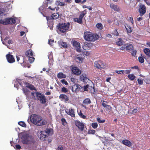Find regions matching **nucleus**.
Segmentation results:
<instances>
[{
    "label": "nucleus",
    "instance_id": "obj_25",
    "mask_svg": "<svg viewBox=\"0 0 150 150\" xmlns=\"http://www.w3.org/2000/svg\"><path fill=\"white\" fill-rule=\"evenodd\" d=\"M125 27L126 28L127 33H130L132 32V27L129 25L126 24V25L125 26Z\"/></svg>",
    "mask_w": 150,
    "mask_h": 150
},
{
    "label": "nucleus",
    "instance_id": "obj_17",
    "mask_svg": "<svg viewBox=\"0 0 150 150\" xmlns=\"http://www.w3.org/2000/svg\"><path fill=\"white\" fill-rule=\"evenodd\" d=\"M122 143L129 147H131L132 146V143L131 142L127 139H124L122 140Z\"/></svg>",
    "mask_w": 150,
    "mask_h": 150
},
{
    "label": "nucleus",
    "instance_id": "obj_30",
    "mask_svg": "<svg viewBox=\"0 0 150 150\" xmlns=\"http://www.w3.org/2000/svg\"><path fill=\"white\" fill-rule=\"evenodd\" d=\"M87 11L86 9L81 12V13L79 16V18L83 20V18L84 16L86 14Z\"/></svg>",
    "mask_w": 150,
    "mask_h": 150
},
{
    "label": "nucleus",
    "instance_id": "obj_19",
    "mask_svg": "<svg viewBox=\"0 0 150 150\" xmlns=\"http://www.w3.org/2000/svg\"><path fill=\"white\" fill-rule=\"evenodd\" d=\"M125 48L127 51H131L134 48L132 45L130 43H127L125 44Z\"/></svg>",
    "mask_w": 150,
    "mask_h": 150
},
{
    "label": "nucleus",
    "instance_id": "obj_26",
    "mask_svg": "<svg viewBox=\"0 0 150 150\" xmlns=\"http://www.w3.org/2000/svg\"><path fill=\"white\" fill-rule=\"evenodd\" d=\"M144 53L149 57H150V50L147 48H145L144 49Z\"/></svg>",
    "mask_w": 150,
    "mask_h": 150
},
{
    "label": "nucleus",
    "instance_id": "obj_51",
    "mask_svg": "<svg viewBox=\"0 0 150 150\" xmlns=\"http://www.w3.org/2000/svg\"><path fill=\"white\" fill-rule=\"evenodd\" d=\"M95 130L93 129H90L88 132V133L89 134H94L95 132Z\"/></svg>",
    "mask_w": 150,
    "mask_h": 150
},
{
    "label": "nucleus",
    "instance_id": "obj_22",
    "mask_svg": "<svg viewBox=\"0 0 150 150\" xmlns=\"http://www.w3.org/2000/svg\"><path fill=\"white\" fill-rule=\"evenodd\" d=\"M47 137V134H46L45 132L41 131L40 132V138L41 140H42Z\"/></svg>",
    "mask_w": 150,
    "mask_h": 150
},
{
    "label": "nucleus",
    "instance_id": "obj_59",
    "mask_svg": "<svg viewBox=\"0 0 150 150\" xmlns=\"http://www.w3.org/2000/svg\"><path fill=\"white\" fill-rule=\"evenodd\" d=\"M57 150H63V147L62 146H59L57 149Z\"/></svg>",
    "mask_w": 150,
    "mask_h": 150
},
{
    "label": "nucleus",
    "instance_id": "obj_8",
    "mask_svg": "<svg viewBox=\"0 0 150 150\" xmlns=\"http://www.w3.org/2000/svg\"><path fill=\"white\" fill-rule=\"evenodd\" d=\"M71 87L72 91L74 92H76L81 91V89L82 88V86L79 84H74ZM70 88H71V86H70Z\"/></svg>",
    "mask_w": 150,
    "mask_h": 150
},
{
    "label": "nucleus",
    "instance_id": "obj_37",
    "mask_svg": "<svg viewBox=\"0 0 150 150\" xmlns=\"http://www.w3.org/2000/svg\"><path fill=\"white\" fill-rule=\"evenodd\" d=\"M112 34L114 36H118L119 35V33L117 31V30L116 29H114L113 31L112 32Z\"/></svg>",
    "mask_w": 150,
    "mask_h": 150
},
{
    "label": "nucleus",
    "instance_id": "obj_41",
    "mask_svg": "<svg viewBox=\"0 0 150 150\" xmlns=\"http://www.w3.org/2000/svg\"><path fill=\"white\" fill-rule=\"evenodd\" d=\"M56 4H57L58 5L60 6H64L65 5V4L63 3L60 2L59 1H56Z\"/></svg>",
    "mask_w": 150,
    "mask_h": 150
},
{
    "label": "nucleus",
    "instance_id": "obj_44",
    "mask_svg": "<svg viewBox=\"0 0 150 150\" xmlns=\"http://www.w3.org/2000/svg\"><path fill=\"white\" fill-rule=\"evenodd\" d=\"M61 91L62 92L66 93L67 92H68V90L67 88H66L64 87H63L62 88Z\"/></svg>",
    "mask_w": 150,
    "mask_h": 150
},
{
    "label": "nucleus",
    "instance_id": "obj_33",
    "mask_svg": "<svg viewBox=\"0 0 150 150\" xmlns=\"http://www.w3.org/2000/svg\"><path fill=\"white\" fill-rule=\"evenodd\" d=\"M137 108H136L134 109L132 111H131V110L130 109H129V110L128 111V113L132 114L136 113L137 111Z\"/></svg>",
    "mask_w": 150,
    "mask_h": 150
},
{
    "label": "nucleus",
    "instance_id": "obj_31",
    "mask_svg": "<svg viewBox=\"0 0 150 150\" xmlns=\"http://www.w3.org/2000/svg\"><path fill=\"white\" fill-rule=\"evenodd\" d=\"M91 100L88 98H86L84 99L83 102V104L84 105H88L91 103Z\"/></svg>",
    "mask_w": 150,
    "mask_h": 150
},
{
    "label": "nucleus",
    "instance_id": "obj_57",
    "mask_svg": "<svg viewBox=\"0 0 150 150\" xmlns=\"http://www.w3.org/2000/svg\"><path fill=\"white\" fill-rule=\"evenodd\" d=\"M123 46H122L120 48V49L122 50H124L125 49V44L123 45Z\"/></svg>",
    "mask_w": 150,
    "mask_h": 150
},
{
    "label": "nucleus",
    "instance_id": "obj_47",
    "mask_svg": "<svg viewBox=\"0 0 150 150\" xmlns=\"http://www.w3.org/2000/svg\"><path fill=\"white\" fill-rule=\"evenodd\" d=\"M97 121L99 123H104L105 122V120H101L99 117H98L97 118Z\"/></svg>",
    "mask_w": 150,
    "mask_h": 150
},
{
    "label": "nucleus",
    "instance_id": "obj_4",
    "mask_svg": "<svg viewBox=\"0 0 150 150\" xmlns=\"http://www.w3.org/2000/svg\"><path fill=\"white\" fill-rule=\"evenodd\" d=\"M70 25V24L69 22L67 23H59L57 24V28L60 32L64 33L66 32L68 30Z\"/></svg>",
    "mask_w": 150,
    "mask_h": 150
},
{
    "label": "nucleus",
    "instance_id": "obj_52",
    "mask_svg": "<svg viewBox=\"0 0 150 150\" xmlns=\"http://www.w3.org/2000/svg\"><path fill=\"white\" fill-rule=\"evenodd\" d=\"M124 71V73L126 74H129L130 73L131 70L130 69H127L126 70H123Z\"/></svg>",
    "mask_w": 150,
    "mask_h": 150
},
{
    "label": "nucleus",
    "instance_id": "obj_49",
    "mask_svg": "<svg viewBox=\"0 0 150 150\" xmlns=\"http://www.w3.org/2000/svg\"><path fill=\"white\" fill-rule=\"evenodd\" d=\"M61 82L62 83L66 85H68V83L65 79H63L61 80Z\"/></svg>",
    "mask_w": 150,
    "mask_h": 150
},
{
    "label": "nucleus",
    "instance_id": "obj_15",
    "mask_svg": "<svg viewBox=\"0 0 150 150\" xmlns=\"http://www.w3.org/2000/svg\"><path fill=\"white\" fill-rule=\"evenodd\" d=\"M59 98L61 101H63L65 102H67L69 100L67 96L64 94H61Z\"/></svg>",
    "mask_w": 150,
    "mask_h": 150
},
{
    "label": "nucleus",
    "instance_id": "obj_10",
    "mask_svg": "<svg viewBox=\"0 0 150 150\" xmlns=\"http://www.w3.org/2000/svg\"><path fill=\"white\" fill-rule=\"evenodd\" d=\"M73 45L77 51L79 52H81V47L80 44L79 42L76 41L74 40L73 42Z\"/></svg>",
    "mask_w": 150,
    "mask_h": 150
},
{
    "label": "nucleus",
    "instance_id": "obj_61",
    "mask_svg": "<svg viewBox=\"0 0 150 150\" xmlns=\"http://www.w3.org/2000/svg\"><path fill=\"white\" fill-rule=\"evenodd\" d=\"M47 4H48V2H45V3H44L43 6L44 7H46L47 6Z\"/></svg>",
    "mask_w": 150,
    "mask_h": 150
},
{
    "label": "nucleus",
    "instance_id": "obj_24",
    "mask_svg": "<svg viewBox=\"0 0 150 150\" xmlns=\"http://www.w3.org/2000/svg\"><path fill=\"white\" fill-rule=\"evenodd\" d=\"M88 79L87 78L85 75L83 74L81 75L80 76V79L81 81L83 82H86Z\"/></svg>",
    "mask_w": 150,
    "mask_h": 150
},
{
    "label": "nucleus",
    "instance_id": "obj_46",
    "mask_svg": "<svg viewBox=\"0 0 150 150\" xmlns=\"http://www.w3.org/2000/svg\"><path fill=\"white\" fill-rule=\"evenodd\" d=\"M61 46L64 48H67V42H63L61 43Z\"/></svg>",
    "mask_w": 150,
    "mask_h": 150
},
{
    "label": "nucleus",
    "instance_id": "obj_3",
    "mask_svg": "<svg viewBox=\"0 0 150 150\" xmlns=\"http://www.w3.org/2000/svg\"><path fill=\"white\" fill-rule=\"evenodd\" d=\"M23 140L22 142L24 144H34L36 142L34 137L32 135L26 134L23 136Z\"/></svg>",
    "mask_w": 150,
    "mask_h": 150
},
{
    "label": "nucleus",
    "instance_id": "obj_50",
    "mask_svg": "<svg viewBox=\"0 0 150 150\" xmlns=\"http://www.w3.org/2000/svg\"><path fill=\"white\" fill-rule=\"evenodd\" d=\"M138 83L140 85L142 84L143 83V81L142 79H137Z\"/></svg>",
    "mask_w": 150,
    "mask_h": 150
},
{
    "label": "nucleus",
    "instance_id": "obj_5",
    "mask_svg": "<svg viewBox=\"0 0 150 150\" xmlns=\"http://www.w3.org/2000/svg\"><path fill=\"white\" fill-rule=\"evenodd\" d=\"M16 22V20L11 18H6L4 20H0V23L3 25L13 24Z\"/></svg>",
    "mask_w": 150,
    "mask_h": 150
},
{
    "label": "nucleus",
    "instance_id": "obj_11",
    "mask_svg": "<svg viewBox=\"0 0 150 150\" xmlns=\"http://www.w3.org/2000/svg\"><path fill=\"white\" fill-rule=\"evenodd\" d=\"M75 125L81 131H83L84 129V125L80 121L76 120L75 122Z\"/></svg>",
    "mask_w": 150,
    "mask_h": 150
},
{
    "label": "nucleus",
    "instance_id": "obj_64",
    "mask_svg": "<svg viewBox=\"0 0 150 150\" xmlns=\"http://www.w3.org/2000/svg\"><path fill=\"white\" fill-rule=\"evenodd\" d=\"M143 19V18L142 17H140L137 18V21H140L141 20H142Z\"/></svg>",
    "mask_w": 150,
    "mask_h": 150
},
{
    "label": "nucleus",
    "instance_id": "obj_9",
    "mask_svg": "<svg viewBox=\"0 0 150 150\" xmlns=\"http://www.w3.org/2000/svg\"><path fill=\"white\" fill-rule=\"evenodd\" d=\"M139 12L140 15L142 16L144 15L146 12V8L144 5L140 4L139 7Z\"/></svg>",
    "mask_w": 150,
    "mask_h": 150
},
{
    "label": "nucleus",
    "instance_id": "obj_6",
    "mask_svg": "<svg viewBox=\"0 0 150 150\" xmlns=\"http://www.w3.org/2000/svg\"><path fill=\"white\" fill-rule=\"evenodd\" d=\"M36 97L38 100L40 101L42 104H45L46 102L47 99L45 96L42 93L37 92L36 93Z\"/></svg>",
    "mask_w": 150,
    "mask_h": 150
},
{
    "label": "nucleus",
    "instance_id": "obj_63",
    "mask_svg": "<svg viewBox=\"0 0 150 150\" xmlns=\"http://www.w3.org/2000/svg\"><path fill=\"white\" fill-rule=\"evenodd\" d=\"M48 8L50 9L51 10L54 11L55 10V8H52L51 6H49L48 7Z\"/></svg>",
    "mask_w": 150,
    "mask_h": 150
},
{
    "label": "nucleus",
    "instance_id": "obj_48",
    "mask_svg": "<svg viewBox=\"0 0 150 150\" xmlns=\"http://www.w3.org/2000/svg\"><path fill=\"white\" fill-rule=\"evenodd\" d=\"M54 42V40L52 39H50L49 40L48 43L51 46L53 45V43Z\"/></svg>",
    "mask_w": 150,
    "mask_h": 150
},
{
    "label": "nucleus",
    "instance_id": "obj_54",
    "mask_svg": "<svg viewBox=\"0 0 150 150\" xmlns=\"http://www.w3.org/2000/svg\"><path fill=\"white\" fill-rule=\"evenodd\" d=\"M61 121L62 122V124L64 125H65V123H67V122L66 121V120L64 118H62V119Z\"/></svg>",
    "mask_w": 150,
    "mask_h": 150
},
{
    "label": "nucleus",
    "instance_id": "obj_14",
    "mask_svg": "<svg viewBox=\"0 0 150 150\" xmlns=\"http://www.w3.org/2000/svg\"><path fill=\"white\" fill-rule=\"evenodd\" d=\"M102 101H103L102 105L104 108H105V109L106 110H111V107L110 105L107 104L106 103H107V101H105L103 100H102L101 102Z\"/></svg>",
    "mask_w": 150,
    "mask_h": 150
},
{
    "label": "nucleus",
    "instance_id": "obj_58",
    "mask_svg": "<svg viewBox=\"0 0 150 150\" xmlns=\"http://www.w3.org/2000/svg\"><path fill=\"white\" fill-rule=\"evenodd\" d=\"M15 147L16 149H20L21 148V146L19 144H16L15 145Z\"/></svg>",
    "mask_w": 150,
    "mask_h": 150
},
{
    "label": "nucleus",
    "instance_id": "obj_43",
    "mask_svg": "<svg viewBox=\"0 0 150 150\" xmlns=\"http://www.w3.org/2000/svg\"><path fill=\"white\" fill-rule=\"evenodd\" d=\"M98 124L96 122L92 123L91 124V126L94 129H96L98 127Z\"/></svg>",
    "mask_w": 150,
    "mask_h": 150
},
{
    "label": "nucleus",
    "instance_id": "obj_16",
    "mask_svg": "<svg viewBox=\"0 0 150 150\" xmlns=\"http://www.w3.org/2000/svg\"><path fill=\"white\" fill-rule=\"evenodd\" d=\"M66 112L72 117H74L75 116L74 110L72 108H70L69 110L66 111Z\"/></svg>",
    "mask_w": 150,
    "mask_h": 150
},
{
    "label": "nucleus",
    "instance_id": "obj_29",
    "mask_svg": "<svg viewBox=\"0 0 150 150\" xmlns=\"http://www.w3.org/2000/svg\"><path fill=\"white\" fill-rule=\"evenodd\" d=\"M25 55L27 57H29L30 56H33V53L31 50H27L25 53Z\"/></svg>",
    "mask_w": 150,
    "mask_h": 150
},
{
    "label": "nucleus",
    "instance_id": "obj_13",
    "mask_svg": "<svg viewBox=\"0 0 150 150\" xmlns=\"http://www.w3.org/2000/svg\"><path fill=\"white\" fill-rule=\"evenodd\" d=\"M71 70L74 74L77 75H79L81 73V71L76 67H73Z\"/></svg>",
    "mask_w": 150,
    "mask_h": 150
},
{
    "label": "nucleus",
    "instance_id": "obj_39",
    "mask_svg": "<svg viewBox=\"0 0 150 150\" xmlns=\"http://www.w3.org/2000/svg\"><path fill=\"white\" fill-rule=\"evenodd\" d=\"M96 26L97 28L100 29H102L103 27L101 23H98L96 25Z\"/></svg>",
    "mask_w": 150,
    "mask_h": 150
},
{
    "label": "nucleus",
    "instance_id": "obj_7",
    "mask_svg": "<svg viewBox=\"0 0 150 150\" xmlns=\"http://www.w3.org/2000/svg\"><path fill=\"white\" fill-rule=\"evenodd\" d=\"M94 66L95 67L100 69H104L105 67V63L101 60L95 62L94 63Z\"/></svg>",
    "mask_w": 150,
    "mask_h": 150
},
{
    "label": "nucleus",
    "instance_id": "obj_20",
    "mask_svg": "<svg viewBox=\"0 0 150 150\" xmlns=\"http://www.w3.org/2000/svg\"><path fill=\"white\" fill-rule=\"evenodd\" d=\"M116 44L119 46H121L123 45L125 42L123 41V40L121 38H119L118 39V41L116 42Z\"/></svg>",
    "mask_w": 150,
    "mask_h": 150
},
{
    "label": "nucleus",
    "instance_id": "obj_38",
    "mask_svg": "<svg viewBox=\"0 0 150 150\" xmlns=\"http://www.w3.org/2000/svg\"><path fill=\"white\" fill-rule=\"evenodd\" d=\"M18 124L20 125L23 127H26V125L25 123L23 121H20L18 122Z\"/></svg>",
    "mask_w": 150,
    "mask_h": 150
},
{
    "label": "nucleus",
    "instance_id": "obj_32",
    "mask_svg": "<svg viewBox=\"0 0 150 150\" xmlns=\"http://www.w3.org/2000/svg\"><path fill=\"white\" fill-rule=\"evenodd\" d=\"M52 16H51L52 17V18L53 19H56L58 18L59 16V15L58 13H54L52 14Z\"/></svg>",
    "mask_w": 150,
    "mask_h": 150
},
{
    "label": "nucleus",
    "instance_id": "obj_1",
    "mask_svg": "<svg viewBox=\"0 0 150 150\" xmlns=\"http://www.w3.org/2000/svg\"><path fill=\"white\" fill-rule=\"evenodd\" d=\"M30 120L33 124L38 126L45 125L47 123V121L46 120H42L41 116L35 114H33L31 115Z\"/></svg>",
    "mask_w": 150,
    "mask_h": 150
},
{
    "label": "nucleus",
    "instance_id": "obj_45",
    "mask_svg": "<svg viewBox=\"0 0 150 150\" xmlns=\"http://www.w3.org/2000/svg\"><path fill=\"white\" fill-rule=\"evenodd\" d=\"M79 115L82 118L85 119L86 118V116L83 114L81 111H80V112L79 113Z\"/></svg>",
    "mask_w": 150,
    "mask_h": 150
},
{
    "label": "nucleus",
    "instance_id": "obj_35",
    "mask_svg": "<svg viewBox=\"0 0 150 150\" xmlns=\"http://www.w3.org/2000/svg\"><path fill=\"white\" fill-rule=\"evenodd\" d=\"M88 89L90 90L91 93H95V90L94 86L92 87L89 86Z\"/></svg>",
    "mask_w": 150,
    "mask_h": 150
},
{
    "label": "nucleus",
    "instance_id": "obj_55",
    "mask_svg": "<svg viewBox=\"0 0 150 150\" xmlns=\"http://www.w3.org/2000/svg\"><path fill=\"white\" fill-rule=\"evenodd\" d=\"M115 72L118 74H124V71L123 70H116Z\"/></svg>",
    "mask_w": 150,
    "mask_h": 150
},
{
    "label": "nucleus",
    "instance_id": "obj_62",
    "mask_svg": "<svg viewBox=\"0 0 150 150\" xmlns=\"http://www.w3.org/2000/svg\"><path fill=\"white\" fill-rule=\"evenodd\" d=\"M129 21L132 24L133 23V20L132 17H129Z\"/></svg>",
    "mask_w": 150,
    "mask_h": 150
},
{
    "label": "nucleus",
    "instance_id": "obj_42",
    "mask_svg": "<svg viewBox=\"0 0 150 150\" xmlns=\"http://www.w3.org/2000/svg\"><path fill=\"white\" fill-rule=\"evenodd\" d=\"M138 60L139 62L141 63H144V58L141 57H138Z\"/></svg>",
    "mask_w": 150,
    "mask_h": 150
},
{
    "label": "nucleus",
    "instance_id": "obj_60",
    "mask_svg": "<svg viewBox=\"0 0 150 150\" xmlns=\"http://www.w3.org/2000/svg\"><path fill=\"white\" fill-rule=\"evenodd\" d=\"M65 2L67 3L68 4H70L71 3L72 1L71 0H64Z\"/></svg>",
    "mask_w": 150,
    "mask_h": 150
},
{
    "label": "nucleus",
    "instance_id": "obj_18",
    "mask_svg": "<svg viewBox=\"0 0 150 150\" xmlns=\"http://www.w3.org/2000/svg\"><path fill=\"white\" fill-rule=\"evenodd\" d=\"M110 6L111 8L113 9L114 11L118 12L120 11V8L118 6L113 3L110 4Z\"/></svg>",
    "mask_w": 150,
    "mask_h": 150
},
{
    "label": "nucleus",
    "instance_id": "obj_28",
    "mask_svg": "<svg viewBox=\"0 0 150 150\" xmlns=\"http://www.w3.org/2000/svg\"><path fill=\"white\" fill-rule=\"evenodd\" d=\"M57 77L60 79H64L66 77V76L62 72H59L57 74Z\"/></svg>",
    "mask_w": 150,
    "mask_h": 150
},
{
    "label": "nucleus",
    "instance_id": "obj_21",
    "mask_svg": "<svg viewBox=\"0 0 150 150\" xmlns=\"http://www.w3.org/2000/svg\"><path fill=\"white\" fill-rule=\"evenodd\" d=\"M25 84L26 85V87L28 88L31 90H35V87L32 84L28 83L27 82H25Z\"/></svg>",
    "mask_w": 150,
    "mask_h": 150
},
{
    "label": "nucleus",
    "instance_id": "obj_23",
    "mask_svg": "<svg viewBox=\"0 0 150 150\" xmlns=\"http://www.w3.org/2000/svg\"><path fill=\"white\" fill-rule=\"evenodd\" d=\"M75 59L77 62L80 63H82L83 60V58L81 57L79 55H77L75 57Z\"/></svg>",
    "mask_w": 150,
    "mask_h": 150
},
{
    "label": "nucleus",
    "instance_id": "obj_40",
    "mask_svg": "<svg viewBox=\"0 0 150 150\" xmlns=\"http://www.w3.org/2000/svg\"><path fill=\"white\" fill-rule=\"evenodd\" d=\"M89 85H86V86H84L82 87V88L83 89L84 91H87Z\"/></svg>",
    "mask_w": 150,
    "mask_h": 150
},
{
    "label": "nucleus",
    "instance_id": "obj_56",
    "mask_svg": "<svg viewBox=\"0 0 150 150\" xmlns=\"http://www.w3.org/2000/svg\"><path fill=\"white\" fill-rule=\"evenodd\" d=\"M44 131L45 132L46 134H48L50 132V130L49 129H47L46 130Z\"/></svg>",
    "mask_w": 150,
    "mask_h": 150
},
{
    "label": "nucleus",
    "instance_id": "obj_34",
    "mask_svg": "<svg viewBox=\"0 0 150 150\" xmlns=\"http://www.w3.org/2000/svg\"><path fill=\"white\" fill-rule=\"evenodd\" d=\"M128 77L131 80H134L136 76L133 74H129L128 75Z\"/></svg>",
    "mask_w": 150,
    "mask_h": 150
},
{
    "label": "nucleus",
    "instance_id": "obj_53",
    "mask_svg": "<svg viewBox=\"0 0 150 150\" xmlns=\"http://www.w3.org/2000/svg\"><path fill=\"white\" fill-rule=\"evenodd\" d=\"M28 59L30 63H32L34 62L35 58L33 57H29Z\"/></svg>",
    "mask_w": 150,
    "mask_h": 150
},
{
    "label": "nucleus",
    "instance_id": "obj_2",
    "mask_svg": "<svg viewBox=\"0 0 150 150\" xmlns=\"http://www.w3.org/2000/svg\"><path fill=\"white\" fill-rule=\"evenodd\" d=\"M83 37L87 41L94 42L97 40L99 37L96 34H93L89 31H86L84 33Z\"/></svg>",
    "mask_w": 150,
    "mask_h": 150
},
{
    "label": "nucleus",
    "instance_id": "obj_36",
    "mask_svg": "<svg viewBox=\"0 0 150 150\" xmlns=\"http://www.w3.org/2000/svg\"><path fill=\"white\" fill-rule=\"evenodd\" d=\"M131 51V52L130 53L132 56L134 57H135L137 52V50L133 49V50Z\"/></svg>",
    "mask_w": 150,
    "mask_h": 150
},
{
    "label": "nucleus",
    "instance_id": "obj_12",
    "mask_svg": "<svg viewBox=\"0 0 150 150\" xmlns=\"http://www.w3.org/2000/svg\"><path fill=\"white\" fill-rule=\"evenodd\" d=\"M6 57L8 62L10 63H12L15 62V59L13 55L8 54L6 55Z\"/></svg>",
    "mask_w": 150,
    "mask_h": 150
},
{
    "label": "nucleus",
    "instance_id": "obj_27",
    "mask_svg": "<svg viewBox=\"0 0 150 150\" xmlns=\"http://www.w3.org/2000/svg\"><path fill=\"white\" fill-rule=\"evenodd\" d=\"M74 22H76L79 24H82L83 22V20L79 17V18H74Z\"/></svg>",
    "mask_w": 150,
    "mask_h": 150
}]
</instances>
